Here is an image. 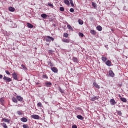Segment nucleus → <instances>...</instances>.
<instances>
[{
    "label": "nucleus",
    "mask_w": 128,
    "mask_h": 128,
    "mask_svg": "<svg viewBox=\"0 0 128 128\" xmlns=\"http://www.w3.org/2000/svg\"><path fill=\"white\" fill-rule=\"evenodd\" d=\"M46 40L47 42H50L52 40V42H54V39L52 37H50V36H48L46 38Z\"/></svg>",
    "instance_id": "obj_1"
},
{
    "label": "nucleus",
    "mask_w": 128,
    "mask_h": 128,
    "mask_svg": "<svg viewBox=\"0 0 128 128\" xmlns=\"http://www.w3.org/2000/svg\"><path fill=\"white\" fill-rule=\"evenodd\" d=\"M4 80L6 82L8 83V82H10L12 80V78H8L6 76H4Z\"/></svg>",
    "instance_id": "obj_2"
},
{
    "label": "nucleus",
    "mask_w": 128,
    "mask_h": 128,
    "mask_svg": "<svg viewBox=\"0 0 128 128\" xmlns=\"http://www.w3.org/2000/svg\"><path fill=\"white\" fill-rule=\"evenodd\" d=\"M16 99L18 102H22L24 101V98L20 96H17Z\"/></svg>",
    "instance_id": "obj_3"
},
{
    "label": "nucleus",
    "mask_w": 128,
    "mask_h": 128,
    "mask_svg": "<svg viewBox=\"0 0 128 128\" xmlns=\"http://www.w3.org/2000/svg\"><path fill=\"white\" fill-rule=\"evenodd\" d=\"M51 70H52V72H54L55 74H57V72H58V70L56 68H52Z\"/></svg>",
    "instance_id": "obj_4"
},
{
    "label": "nucleus",
    "mask_w": 128,
    "mask_h": 128,
    "mask_svg": "<svg viewBox=\"0 0 128 128\" xmlns=\"http://www.w3.org/2000/svg\"><path fill=\"white\" fill-rule=\"evenodd\" d=\"M45 86L47 88H50V86H52V82H46Z\"/></svg>",
    "instance_id": "obj_5"
},
{
    "label": "nucleus",
    "mask_w": 128,
    "mask_h": 128,
    "mask_svg": "<svg viewBox=\"0 0 128 128\" xmlns=\"http://www.w3.org/2000/svg\"><path fill=\"white\" fill-rule=\"evenodd\" d=\"M32 118L34 120H40V116L38 115H32Z\"/></svg>",
    "instance_id": "obj_6"
},
{
    "label": "nucleus",
    "mask_w": 128,
    "mask_h": 128,
    "mask_svg": "<svg viewBox=\"0 0 128 128\" xmlns=\"http://www.w3.org/2000/svg\"><path fill=\"white\" fill-rule=\"evenodd\" d=\"M110 104L111 106H115V104H116V100L114 99H112L110 100Z\"/></svg>",
    "instance_id": "obj_7"
},
{
    "label": "nucleus",
    "mask_w": 128,
    "mask_h": 128,
    "mask_svg": "<svg viewBox=\"0 0 128 128\" xmlns=\"http://www.w3.org/2000/svg\"><path fill=\"white\" fill-rule=\"evenodd\" d=\"M2 122H7L8 124L10 123V120L8 119L4 118L2 119Z\"/></svg>",
    "instance_id": "obj_8"
},
{
    "label": "nucleus",
    "mask_w": 128,
    "mask_h": 128,
    "mask_svg": "<svg viewBox=\"0 0 128 128\" xmlns=\"http://www.w3.org/2000/svg\"><path fill=\"white\" fill-rule=\"evenodd\" d=\"M109 74L110 76H111V78H114V72H112V70H110L109 72Z\"/></svg>",
    "instance_id": "obj_9"
},
{
    "label": "nucleus",
    "mask_w": 128,
    "mask_h": 128,
    "mask_svg": "<svg viewBox=\"0 0 128 128\" xmlns=\"http://www.w3.org/2000/svg\"><path fill=\"white\" fill-rule=\"evenodd\" d=\"M12 76H13V78L15 80H18V75H16V72L12 74Z\"/></svg>",
    "instance_id": "obj_10"
},
{
    "label": "nucleus",
    "mask_w": 128,
    "mask_h": 128,
    "mask_svg": "<svg viewBox=\"0 0 128 128\" xmlns=\"http://www.w3.org/2000/svg\"><path fill=\"white\" fill-rule=\"evenodd\" d=\"M94 86L96 88H98V90H100V86L96 82L94 83Z\"/></svg>",
    "instance_id": "obj_11"
},
{
    "label": "nucleus",
    "mask_w": 128,
    "mask_h": 128,
    "mask_svg": "<svg viewBox=\"0 0 128 128\" xmlns=\"http://www.w3.org/2000/svg\"><path fill=\"white\" fill-rule=\"evenodd\" d=\"M20 120L22 122H28V119L26 118H21Z\"/></svg>",
    "instance_id": "obj_12"
},
{
    "label": "nucleus",
    "mask_w": 128,
    "mask_h": 128,
    "mask_svg": "<svg viewBox=\"0 0 128 128\" xmlns=\"http://www.w3.org/2000/svg\"><path fill=\"white\" fill-rule=\"evenodd\" d=\"M106 64L108 66H112V62L110 61V60H108L106 62Z\"/></svg>",
    "instance_id": "obj_13"
},
{
    "label": "nucleus",
    "mask_w": 128,
    "mask_h": 128,
    "mask_svg": "<svg viewBox=\"0 0 128 128\" xmlns=\"http://www.w3.org/2000/svg\"><path fill=\"white\" fill-rule=\"evenodd\" d=\"M27 26H28V28H34V25H32L30 23H28Z\"/></svg>",
    "instance_id": "obj_14"
},
{
    "label": "nucleus",
    "mask_w": 128,
    "mask_h": 128,
    "mask_svg": "<svg viewBox=\"0 0 128 128\" xmlns=\"http://www.w3.org/2000/svg\"><path fill=\"white\" fill-rule=\"evenodd\" d=\"M64 2L66 4V6H70V1L68 0H64Z\"/></svg>",
    "instance_id": "obj_15"
},
{
    "label": "nucleus",
    "mask_w": 128,
    "mask_h": 128,
    "mask_svg": "<svg viewBox=\"0 0 128 128\" xmlns=\"http://www.w3.org/2000/svg\"><path fill=\"white\" fill-rule=\"evenodd\" d=\"M9 10L10 12H14L16 10V8H12V7H10L9 8Z\"/></svg>",
    "instance_id": "obj_16"
},
{
    "label": "nucleus",
    "mask_w": 128,
    "mask_h": 128,
    "mask_svg": "<svg viewBox=\"0 0 128 128\" xmlns=\"http://www.w3.org/2000/svg\"><path fill=\"white\" fill-rule=\"evenodd\" d=\"M102 62H106V60H108V58H106V57L105 56H102Z\"/></svg>",
    "instance_id": "obj_17"
},
{
    "label": "nucleus",
    "mask_w": 128,
    "mask_h": 128,
    "mask_svg": "<svg viewBox=\"0 0 128 128\" xmlns=\"http://www.w3.org/2000/svg\"><path fill=\"white\" fill-rule=\"evenodd\" d=\"M62 42H65L66 44H70V41L68 39H63L62 40Z\"/></svg>",
    "instance_id": "obj_18"
},
{
    "label": "nucleus",
    "mask_w": 128,
    "mask_h": 128,
    "mask_svg": "<svg viewBox=\"0 0 128 128\" xmlns=\"http://www.w3.org/2000/svg\"><path fill=\"white\" fill-rule=\"evenodd\" d=\"M12 100L13 102H14L15 104H18V99L16 98H12Z\"/></svg>",
    "instance_id": "obj_19"
},
{
    "label": "nucleus",
    "mask_w": 128,
    "mask_h": 128,
    "mask_svg": "<svg viewBox=\"0 0 128 128\" xmlns=\"http://www.w3.org/2000/svg\"><path fill=\"white\" fill-rule=\"evenodd\" d=\"M97 30H98V32H102V27L101 26H98L97 28Z\"/></svg>",
    "instance_id": "obj_20"
},
{
    "label": "nucleus",
    "mask_w": 128,
    "mask_h": 128,
    "mask_svg": "<svg viewBox=\"0 0 128 128\" xmlns=\"http://www.w3.org/2000/svg\"><path fill=\"white\" fill-rule=\"evenodd\" d=\"M98 100V97H93L91 98V100L92 102H94L95 100Z\"/></svg>",
    "instance_id": "obj_21"
},
{
    "label": "nucleus",
    "mask_w": 128,
    "mask_h": 128,
    "mask_svg": "<svg viewBox=\"0 0 128 128\" xmlns=\"http://www.w3.org/2000/svg\"><path fill=\"white\" fill-rule=\"evenodd\" d=\"M122 102H128V100H126V98H120Z\"/></svg>",
    "instance_id": "obj_22"
},
{
    "label": "nucleus",
    "mask_w": 128,
    "mask_h": 128,
    "mask_svg": "<svg viewBox=\"0 0 128 128\" xmlns=\"http://www.w3.org/2000/svg\"><path fill=\"white\" fill-rule=\"evenodd\" d=\"M90 33L92 34H93V36H96V32L94 30H91Z\"/></svg>",
    "instance_id": "obj_23"
},
{
    "label": "nucleus",
    "mask_w": 128,
    "mask_h": 128,
    "mask_svg": "<svg viewBox=\"0 0 128 128\" xmlns=\"http://www.w3.org/2000/svg\"><path fill=\"white\" fill-rule=\"evenodd\" d=\"M73 60L74 62L78 63V58L74 57L73 58Z\"/></svg>",
    "instance_id": "obj_24"
},
{
    "label": "nucleus",
    "mask_w": 128,
    "mask_h": 128,
    "mask_svg": "<svg viewBox=\"0 0 128 128\" xmlns=\"http://www.w3.org/2000/svg\"><path fill=\"white\" fill-rule=\"evenodd\" d=\"M77 118L80 120H84V117L82 116H78Z\"/></svg>",
    "instance_id": "obj_25"
},
{
    "label": "nucleus",
    "mask_w": 128,
    "mask_h": 128,
    "mask_svg": "<svg viewBox=\"0 0 128 128\" xmlns=\"http://www.w3.org/2000/svg\"><path fill=\"white\" fill-rule=\"evenodd\" d=\"M68 28L70 30H72V32H74V28H72V27L70 26V25H68Z\"/></svg>",
    "instance_id": "obj_26"
},
{
    "label": "nucleus",
    "mask_w": 128,
    "mask_h": 128,
    "mask_svg": "<svg viewBox=\"0 0 128 128\" xmlns=\"http://www.w3.org/2000/svg\"><path fill=\"white\" fill-rule=\"evenodd\" d=\"M41 16L42 18H44L46 20V18H48V15H46V14H42Z\"/></svg>",
    "instance_id": "obj_27"
},
{
    "label": "nucleus",
    "mask_w": 128,
    "mask_h": 128,
    "mask_svg": "<svg viewBox=\"0 0 128 128\" xmlns=\"http://www.w3.org/2000/svg\"><path fill=\"white\" fill-rule=\"evenodd\" d=\"M0 102H1V104L2 106H4V98H2L0 100Z\"/></svg>",
    "instance_id": "obj_28"
},
{
    "label": "nucleus",
    "mask_w": 128,
    "mask_h": 128,
    "mask_svg": "<svg viewBox=\"0 0 128 128\" xmlns=\"http://www.w3.org/2000/svg\"><path fill=\"white\" fill-rule=\"evenodd\" d=\"M59 91L60 92H61V94H64V90H62V88L60 87H59Z\"/></svg>",
    "instance_id": "obj_29"
},
{
    "label": "nucleus",
    "mask_w": 128,
    "mask_h": 128,
    "mask_svg": "<svg viewBox=\"0 0 128 128\" xmlns=\"http://www.w3.org/2000/svg\"><path fill=\"white\" fill-rule=\"evenodd\" d=\"M78 22H79V24H80V26H82V24H84V21H82V20H78Z\"/></svg>",
    "instance_id": "obj_30"
},
{
    "label": "nucleus",
    "mask_w": 128,
    "mask_h": 128,
    "mask_svg": "<svg viewBox=\"0 0 128 128\" xmlns=\"http://www.w3.org/2000/svg\"><path fill=\"white\" fill-rule=\"evenodd\" d=\"M22 67L23 68V70H28V68H26V67L24 65L22 64Z\"/></svg>",
    "instance_id": "obj_31"
},
{
    "label": "nucleus",
    "mask_w": 128,
    "mask_h": 128,
    "mask_svg": "<svg viewBox=\"0 0 128 128\" xmlns=\"http://www.w3.org/2000/svg\"><path fill=\"white\" fill-rule=\"evenodd\" d=\"M17 114L18 116H22V114H22V111H18Z\"/></svg>",
    "instance_id": "obj_32"
},
{
    "label": "nucleus",
    "mask_w": 128,
    "mask_h": 128,
    "mask_svg": "<svg viewBox=\"0 0 128 128\" xmlns=\"http://www.w3.org/2000/svg\"><path fill=\"white\" fill-rule=\"evenodd\" d=\"M2 126L4 128H8V126H6V123H3L2 124Z\"/></svg>",
    "instance_id": "obj_33"
},
{
    "label": "nucleus",
    "mask_w": 128,
    "mask_h": 128,
    "mask_svg": "<svg viewBox=\"0 0 128 128\" xmlns=\"http://www.w3.org/2000/svg\"><path fill=\"white\" fill-rule=\"evenodd\" d=\"M70 2L72 6H74V1L72 0H70Z\"/></svg>",
    "instance_id": "obj_34"
},
{
    "label": "nucleus",
    "mask_w": 128,
    "mask_h": 128,
    "mask_svg": "<svg viewBox=\"0 0 128 128\" xmlns=\"http://www.w3.org/2000/svg\"><path fill=\"white\" fill-rule=\"evenodd\" d=\"M38 108H42V104L41 102H39L38 104Z\"/></svg>",
    "instance_id": "obj_35"
},
{
    "label": "nucleus",
    "mask_w": 128,
    "mask_h": 128,
    "mask_svg": "<svg viewBox=\"0 0 128 128\" xmlns=\"http://www.w3.org/2000/svg\"><path fill=\"white\" fill-rule=\"evenodd\" d=\"M48 65L49 66H54V64H52V62H48Z\"/></svg>",
    "instance_id": "obj_36"
},
{
    "label": "nucleus",
    "mask_w": 128,
    "mask_h": 128,
    "mask_svg": "<svg viewBox=\"0 0 128 128\" xmlns=\"http://www.w3.org/2000/svg\"><path fill=\"white\" fill-rule=\"evenodd\" d=\"M92 6L94 8H95L97 7L96 4L94 2H92Z\"/></svg>",
    "instance_id": "obj_37"
},
{
    "label": "nucleus",
    "mask_w": 128,
    "mask_h": 128,
    "mask_svg": "<svg viewBox=\"0 0 128 128\" xmlns=\"http://www.w3.org/2000/svg\"><path fill=\"white\" fill-rule=\"evenodd\" d=\"M117 114L118 116H122V113L121 111H118L117 112Z\"/></svg>",
    "instance_id": "obj_38"
},
{
    "label": "nucleus",
    "mask_w": 128,
    "mask_h": 128,
    "mask_svg": "<svg viewBox=\"0 0 128 128\" xmlns=\"http://www.w3.org/2000/svg\"><path fill=\"white\" fill-rule=\"evenodd\" d=\"M79 36L80 38H84V34L80 32L79 33Z\"/></svg>",
    "instance_id": "obj_39"
},
{
    "label": "nucleus",
    "mask_w": 128,
    "mask_h": 128,
    "mask_svg": "<svg viewBox=\"0 0 128 128\" xmlns=\"http://www.w3.org/2000/svg\"><path fill=\"white\" fill-rule=\"evenodd\" d=\"M60 12H64V7H60Z\"/></svg>",
    "instance_id": "obj_40"
},
{
    "label": "nucleus",
    "mask_w": 128,
    "mask_h": 128,
    "mask_svg": "<svg viewBox=\"0 0 128 128\" xmlns=\"http://www.w3.org/2000/svg\"><path fill=\"white\" fill-rule=\"evenodd\" d=\"M64 38H68V34L66 33V34H64Z\"/></svg>",
    "instance_id": "obj_41"
},
{
    "label": "nucleus",
    "mask_w": 128,
    "mask_h": 128,
    "mask_svg": "<svg viewBox=\"0 0 128 128\" xmlns=\"http://www.w3.org/2000/svg\"><path fill=\"white\" fill-rule=\"evenodd\" d=\"M23 128H30V127H28V126L26 124V125H24L23 126Z\"/></svg>",
    "instance_id": "obj_42"
},
{
    "label": "nucleus",
    "mask_w": 128,
    "mask_h": 128,
    "mask_svg": "<svg viewBox=\"0 0 128 128\" xmlns=\"http://www.w3.org/2000/svg\"><path fill=\"white\" fill-rule=\"evenodd\" d=\"M48 6H50V8H54V5L52 4H48Z\"/></svg>",
    "instance_id": "obj_43"
},
{
    "label": "nucleus",
    "mask_w": 128,
    "mask_h": 128,
    "mask_svg": "<svg viewBox=\"0 0 128 128\" xmlns=\"http://www.w3.org/2000/svg\"><path fill=\"white\" fill-rule=\"evenodd\" d=\"M6 74H8V76L10 75V72H8V70H6Z\"/></svg>",
    "instance_id": "obj_44"
},
{
    "label": "nucleus",
    "mask_w": 128,
    "mask_h": 128,
    "mask_svg": "<svg viewBox=\"0 0 128 128\" xmlns=\"http://www.w3.org/2000/svg\"><path fill=\"white\" fill-rule=\"evenodd\" d=\"M70 12H74V8L70 9Z\"/></svg>",
    "instance_id": "obj_45"
},
{
    "label": "nucleus",
    "mask_w": 128,
    "mask_h": 128,
    "mask_svg": "<svg viewBox=\"0 0 128 128\" xmlns=\"http://www.w3.org/2000/svg\"><path fill=\"white\" fill-rule=\"evenodd\" d=\"M44 78H46V80H48V76L46 75H44L43 76Z\"/></svg>",
    "instance_id": "obj_46"
},
{
    "label": "nucleus",
    "mask_w": 128,
    "mask_h": 128,
    "mask_svg": "<svg viewBox=\"0 0 128 128\" xmlns=\"http://www.w3.org/2000/svg\"><path fill=\"white\" fill-rule=\"evenodd\" d=\"M48 52L49 54H54V51L52 50H50Z\"/></svg>",
    "instance_id": "obj_47"
},
{
    "label": "nucleus",
    "mask_w": 128,
    "mask_h": 128,
    "mask_svg": "<svg viewBox=\"0 0 128 128\" xmlns=\"http://www.w3.org/2000/svg\"><path fill=\"white\" fill-rule=\"evenodd\" d=\"M72 128H78V126H76V125H74L72 126Z\"/></svg>",
    "instance_id": "obj_48"
},
{
    "label": "nucleus",
    "mask_w": 128,
    "mask_h": 128,
    "mask_svg": "<svg viewBox=\"0 0 128 128\" xmlns=\"http://www.w3.org/2000/svg\"><path fill=\"white\" fill-rule=\"evenodd\" d=\"M2 78H4V76L2 74H0V79L2 80Z\"/></svg>",
    "instance_id": "obj_49"
},
{
    "label": "nucleus",
    "mask_w": 128,
    "mask_h": 128,
    "mask_svg": "<svg viewBox=\"0 0 128 128\" xmlns=\"http://www.w3.org/2000/svg\"><path fill=\"white\" fill-rule=\"evenodd\" d=\"M53 26H54L56 28V24H54Z\"/></svg>",
    "instance_id": "obj_50"
},
{
    "label": "nucleus",
    "mask_w": 128,
    "mask_h": 128,
    "mask_svg": "<svg viewBox=\"0 0 128 128\" xmlns=\"http://www.w3.org/2000/svg\"><path fill=\"white\" fill-rule=\"evenodd\" d=\"M37 84H40V83H37Z\"/></svg>",
    "instance_id": "obj_51"
}]
</instances>
